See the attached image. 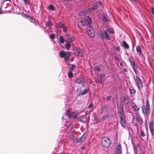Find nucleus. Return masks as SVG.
<instances>
[{
  "mask_svg": "<svg viewBox=\"0 0 154 154\" xmlns=\"http://www.w3.org/2000/svg\"><path fill=\"white\" fill-rule=\"evenodd\" d=\"M110 33L112 34L114 33V31L111 28L103 31L100 30L98 34L101 38L103 39L110 40L111 38V37L110 36Z\"/></svg>",
  "mask_w": 154,
  "mask_h": 154,
  "instance_id": "f257e3e1",
  "label": "nucleus"
},
{
  "mask_svg": "<svg viewBox=\"0 0 154 154\" xmlns=\"http://www.w3.org/2000/svg\"><path fill=\"white\" fill-rule=\"evenodd\" d=\"M142 111L146 117H148L150 112V105L149 100L147 99L146 101V106L143 105L142 107Z\"/></svg>",
  "mask_w": 154,
  "mask_h": 154,
  "instance_id": "f03ea898",
  "label": "nucleus"
},
{
  "mask_svg": "<svg viewBox=\"0 0 154 154\" xmlns=\"http://www.w3.org/2000/svg\"><path fill=\"white\" fill-rule=\"evenodd\" d=\"M92 21L91 18L89 16L85 19H82L78 23V26L87 25V27L91 25Z\"/></svg>",
  "mask_w": 154,
  "mask_h": 154,
  "instance_id": "7ed1b4c3",
  "label": "nucleus"
},
{
  "mask_svg": "<svg viewBox=\"0 0 154 154\" xmlns=\"http://www.w3.org/2000/svg\"><path fill=\"white\" fill-rule=\"evenodd\" d=\"M101 143L103 147L107 148L110 145L111 142L110 140L108 137L105 136L102 138Z\"/></svg>",
  "mask_w": 154,
  "mask_h": 154,
  "instance_id": "20e7f679",
  "label": "nucleus"
},
{
  "mask_svg": "<svg viewBox=\"0 0 154 154\" xmlns=\"http://www.w3.org/2000/svg\"><path fill=\"white\" fill-rule=\"evenodd\" d=\"M134 80L138 89L140 90L143 87L141 80L137 76H136Z\"/></svg>",
  "mask_w": 154,
  "mask_h": 154,
  "instance_id": "39448f33",
  "label": "nucleus"
},
{
  "mask_svg": "<svg viewBox=\"0 0 154 154\" xmlns=\"http://www.w3.org/2000/svg\"><path fill=\"white\" fill-rule=\"evenodd\" d=\"M87 32L89 36L91 38H94L95 35L94 29L92 28L91 26L87 27Z\"/></svg>",
  "mask_w": 154,
  "mask_h": 154,
  "instance_id": "423d86ee",
  "label": "nucleus"
},
{
  "mask_svg": "<svg viewBox=\"0 0 154 154\" xmlns=\"http://www.w3.org/2000/svg\"><path fill=\"white\" fill-rule=\"evenodd\" d=\"M133 120L136 125H141L142 124V121L141 119L139 116H137L136 115L133 116Z\"/></svg>",
  "mask_w": 154,
  "mask_h": 154,
  "instance_id": "0eeeda50",
  "label": "nucleus"
},
{
  "mask_svg": "<svg viewBox=\"0 0 154 154\" xmlns=\"http://www.w3.org/2000/svg\"><path fill=\"white\" fill-rule=\"evenodd\" d=\"M131 107L133 109V111L134 112H137L138 111L140 108L139 105H137L134 102H132L131 105Z\"/></svg>",
  "mask_w": 154,
  "mask_h": 154,
  "instance_id": "6e6552de",
  "label": "nucleus"
},
{
  "mask_svg": "<svg viewBox=\"0 0 154 154\" xmlns=\"http://www.w3.org/2000/svg\"><path fill=\"white\" fill-rule=\"evenodd\" d=\"M82 50L79 48H76L75 49L74 54L78 56H81L82 55Z\"/></svg>",
  "mask_w": 154,
  "mask_h": 154,
  "instance_id": "1a4fd4ad",
  "label": "nucleus"
},
{
  "mask_svg": "<svg viewBox=\"0 0 154 154\" xmlns=\"http://www.w3.org/2000/svg\"><path fill=\"white\" fill-rule=\"evenodd\" d=\"M116 154H122V147L120 143L116 147Z\"/></svg>",
  "mask_w": 154,
  "mask_h": 154,
  "instance_id": "9d476101",
  "label": "nucleus"
},
{
  "mask_svg": "<svg viewBox=\"0 0 154 154\" xmlns=\"http://www.w3.org/2000/svg\"><path fill=\"white\" fill-rule=\"evenodd\" d=\"M118 114L120 119L125 118V114L124 110L118 111Z\"/></svg>",
  "mask_w": 154,
  "mask_h": 154,
  "instance_id": "9b49d317",
  "label": "nucleus"
},
{
  "mask_svg": "<svg viewBox=\"0 0 154 154\" xmlns=\"http://www.w3.org/2000/svg\"><path fill=\"white\" fill-rule=\"evenodd\" d=\"M153 121L152 120H151L150 121L149 123V128L151 132V134L152 135H153L154 134V131L153 130Z\"/></svg>",
  "mask_w": 154,
  "mask_h": 154,
  "instance_id": "f8f14e48",
  "label": "nucleus"
},
{
  "mask_svg": "<svg viewBox=\"0 0 154 154\" xmlns=\"http://www.w3.org/2000/svg\"><path fill=\"white\" fill-rule=\"evenodd\" d=\"M70 56L71 54L70 52H66L65 57H64V61L65 62H68Z\"/></svg>",
  "mask_w": 154,
  "mask_h": 154,
  "instance_id": "ddd939ff",
  "label": "nucleus"
},
{
  "mask_svg": "<svg viewBox=\"0 0 154 154\" xmlns=\"http://www.w3.org/2000/svg\"><path fill=\"white\" fill-rule=\"evenodd\" d=\"M136 50L137 52L139 53V56L140 57H142L143 56V55L139 46H136Z\"/></svg>",
  "mask_w": 154,
  "mask_h": 154,
  "instance_id": "4468645a",
  "label": "nucleus"
},
{
  "mask_svg": "<svg viewBox=\"0 0 154 154\" xmlns=\"http://www.w3.org/2000/svg\"><path fill=\"white\" fill-rule=\"evenodd\" d=\"M102 5V3L100 2H97V3H95V4H94V6L92 8V10L93 11L94 10H95L97 9L99 6L101 5Z\"/></svg>",
  "mask_w": 154,
  "mask_h": 154,
  "instance_id": "2eb2a0df",
  "label": "nucleus"
},
{
  "mask_svg": "<svg viewBox=\"0 0 154 154\" xmlns=\"http://www.w3.org/2000/svg\"><path fill=\"white\" fill-rule=\"evenodd\" d=\"M120 119V122L121 125L123 127H125L127 124V122L125 120V118Z\"/></svg>",
  "mask_w": 154,
  "mask_h": 154,
  "instance_id": "dca6fc26",
  "label": "nucleus"
},
{
  "mask_svg": "<svg viewBox=\"0 0 154 154\" xmlns=\"http://www.w3.org/2000/svg\"><path fill=\"white\" fill-rule=\"evenodd\" d=\"M103 20L104 22H108L109 21V20L106 14L105 13H103L102 14Z\"/></svg>",
  "mask_w": 154,
  "mask_h": 154,
  "instance_id": "f3484780",
  "label": "nucleus"
},
{
  "mask_svg": "<svg viewBox=\"0 0 154 154\" xmlns=\"http://www.w3.org/2000/svg\"><path fill=\"white\" fill-rule=\"evenodd\" d=\"M135 74H137V65L135 63L131 65Z\"/></svg>",
  "mask_w": 154,
  "mask_h": 154,
  "instance_id": "a211bd4d",
  "label": "nucleus"
},
{
  "mask_svg": "<svg viewBox=\"0 0 154 154\" xmlns=\"http://www.w3.org/2000/svg\"><path fill=\"white\" fill-rule=\"evenodd\" d=\"M123 101L125 104H126L129 101L128 96L127 95H125L123 96Z\"/></svg>",
  "mask_w": 154,
  "mask_h": 154,
  "instance_id": "6ab92c4d",
  "label": "nucleus"
},
{
  "mask_svg": "<svg viewBox=\"0 0 154 154\" xmlns=\"http://www.w3.org/2000/svg\"><path fill=\"white\" fill-rule=\"evenodd\" d=\"M101 111L102 113L104 111L108 112V105H105L102 107L101 109Z\"/></svg>",
  "mask_w": 154,
  "mask_h": 154,
  "instance_id": "aec40b11",
  "label": "nucleus"
},
{
  "mask_svg": "<svg viewBox=\"0 0 154 154\" xmlns=\"http://www.w3.org/2000/svg\"><path fill=\"white\" fill-rule=\"evenodd\" d=\"M122 46H123L124 48L126 49H128L129 48V46L124 41L122 42Z\"/></svg>",
  "mask_w": 154,
  "mask_h": 154,
  "instance_id": "412c9836",
  "label": "nucleus"
},
{
  "mask_svg": "<svg viewBox=\"0 0 154 154\" xmlns=\"http://www.w3.org/2000/svg\"><path fill=\"white\" fill-rule=\"evenodd\" d=\"M86 115H84L79 117L80 120L82 122H85L87 121Z\"/></svg>",
  "mask_w": 154,
  "mask_h": 154,
  "instance_id": "4be33fe9",
  "label": "nucleus"
},
{
  "mask_svg": "<svg viewBox=\"0 0 154 154\" xmlns=\"http://www.w3.org/2000/svg\"><path fill=\"white\" fill-rule=\"evenodd\" d=\"M46 25L49 28H51L52 24L50 18H48V22L46 23Z\"/></svg>",
  "mask_w": 154,
  "mask_h": 154,
  "instance_id": "5701e85b",
  "label": "nucleus"
},
{
  "mask_svg": "<svg viewBox=\"0 0 154 154\" xmlns=\"http://www.w3.org/2000/svg\"><path fill=\"white\" fill-rule=\"evenodd\" d=\"M117 106L118 111L123 110V106H122L121 103H117Z\"/></svg>",
  "mask_w": 154,
  "mask_h": 154,
  "instance_id": "b1692460",
  "label": "nucleus"
},
{
  "mask_svg": "<svg viewBox=\"0 0 154 154\" xmlns=\"http://www.w3.org/2000/svg\"><path fill=\"white\" fill-rule=\"evenodd\" d=\"M66 52L63 51H61L59 53V57L61 58L64 57Z\"/></svg>",
  "mask_w": 154,
  "mask_h": 154,
  "instance_id": "393cba45",
  "label": "nucleus"
},
{
  "mask_svg": "<svg viewBox=\"0 0 154 154\" xmlns=\"http://www.w3.org/2000/svg\"><path fill=\"white\" fill-rule=\"evenodd\" d=\"M75 39V38L74 36L72 35L69 38L67 39V41L70 42H73Z\"/></svg>",
  "mask_w": 154,
  "mask_h": 154,
  "instance_id": "a878e982",
  "label": "nucleus"
},
{
  "mask_svg": "<svg viewBox=\"0 0 154 154\" xmlns=\"http://www.w3.org/2000/svg\"><path fill=\"white\" fill-rule=\"evenodd\" d=\"M73 140L74 141V142L76 143H78L80 142V137L78 138L76 137H74L73 139Z\"/></svg>",
  "mask_w": 154,
  "mask_h": 154,
  "instance_id": "bb28decb",
  "label": "nucleus"
},
{
  "mask_svg": "<svg viewBox=\"0 0 154 154\" xmlns=\"http://www.w3.org/2000/svg\"><path fill=\"white\" fill-rule=\"evenodd\" d=\"M128 60L130 63V65L135 63V62L132 57H130L128 59Z\"/></svg>",
  "mask_w": 154,
  "mask_h": 154,
  "instance_id": "cd10ccee",
  "label": "nucleus"
},
{
  "mask_svg": "<svg viewBox=\"0 0 154 154\" xmlns=\"http://www.w3.org/2000/svg\"><path fill=\"white\" fill-rule=\"evenodd\" d=\"M71 44L70 42L68 41H66V48L67 50H69Z\"/></svg>",
  "mask_w": 154,
  "mask_h": 154,
  "instance_id": "c85d7f7f",
  "label": "nucleus"
},
{
  "mask_svg": "<svg viewBox=\"0 0 154 154\" xmlns=\"http://www.w3.org/2000/svg\"><path fill=\"white\" fill-rule=\"evenodd\" d=\"M64 25L63 24L60 22L58 23L57 25V27L60 29H61L62 28H63Z\"/></svg>",
  "mask_w": 154,
  "mask_h": 154,
  "instance_id": "c756f323",
  "label": "nucleus"
},
{
  "mask_svg": "<svg viewBox=\"0 0 154 154\" xmlns=\"http://www.w3.org/2000/svg\"><path fill=\"white\" fill-rule=\"evenodd\" d=\"M48 8L49 10L51 11H54L55 10V7L52 5H49L48 6Z\"/></svg>",
  "mask_w": 154,
  "mask_h": 154,
  "instance_id": "7c9ffc66",
  "label": "nucleus"
},
{
  "mask_svg": "<svg viewBox=\"0 0 154 154\" xmlns=\"http://www.w3.org/2000/svg\"><path fill=\"white\" fill-rule=\"evenodd\" d=\"M86 139V137H85L84 135L82 136L81 137H80V142L81 143H82L83 141H85Z\"/></svg>",
  "mask_w": 154,
  "mask_h": 154,
  "instance_id": "2f4dec72",
  "label": "nucleus"
},
{
  "mask_svg": "<svg viewBox=\"0 0 154 154\" xmlns=\"http://www.w3.org/2000/svg\"><path fill=\"white\" fill-rule=\"evenodd\" d=\"M64 39L63 36H61L60 37L59 41L60 42L61 44H63L64 43Z\"/></svg>",
  "mask_w": 154,
  "mask_h": 154,
  "instance_id": "473e14b6",
  "label": "nucleus"
},
{
  "mask_svg": "<svg viewBox=\"0 0 154 154\" xmlns=\"http://www.w3.org/2000/svg\"><path fill=\"white\" fill-rule=\"evenodd\" d=\"M70 114L69 118L72 117L75 118L76 117L75 112H71Z\"/></svg>",
  "mask_w": 154,
  "mask_h": 154,
  "instance_id": "72a5a7b5",
  "label": "nucleus"
},
{
  "mask_svg": "<svg viewBox=\"0 0 154 154\" xmlns=\"http://www.w3.org/2000/svg\"><path fill=\"white\" fill-rule=\"evenodd\" d=\"M82 79L80 77H79L76 79L75 82L77 83H80L82 82Z\"/></svg>",
  "mask_w": 154,
  "mask_h": 154,
  "instance_id": "f704fd0d",
  "label": "nucleus"
},
{
  "mask_svg": "<svg viewBox=\"0 0 154 154\" xmlns=\"http://www.w3.org/2000/svg\"><path fill=\"white\" fill-rule=\"evenodd\" d=\"M88 92V90L87 89H85L84 90L80 92V94L82 95H83L86 94Z\"/></svg>",
  "mask_w": 154,
  "mask_h": 154,
  "instance_id": "c9c22d12",
  "label": "nucleus"
},
{
  "mask_svg": "<svg viewBox=\"0 0 154 154\" xmlns=\"http://www.w3.org/2000/svg\"><path fill=\"white\" fill-rule=\"evenodd\" d=\"M140 133V135L141 137H144L146 136V134L143 130H141Z\"/></svg>",
  "mask_w": 154,
  "mask_h": 154,
  "instance_id": "e433bc0d",
  "label": "nucleus"
},
{
  "mask_svg": "<svg viewBox=\"0 0 154 154\" xmlns=\"http://www.w3.org/2000/svg\"><path fill=\"white\" fill-rule=\"evenodd\" d=\"M68 76L69 78H72L73 76V74L72 72L69 71L68 73Z\"/></svg>",
  "mask_w": 154,
  "mask_h": 154,
  "instance_id": "4c0bfd02",
  "label": "nucleus"
},
{
  "mask_svg": "<svg viewBox=\"0 0 154 154\" xmlns=\"http://www.w3.org/2000/svg\"><path fill=\"white\" fill-rule=\"evenodd\" d=\"M109 117V116L108 114H106L105 115L103 116L102 119L104 120H105L107 119V118Z\"/></svg>",
  "mask_w": 154,
  "mask_h": 154,
  "instance_id": "58836bf2",
  "label": "nucleus"
},
{
  "mask_svg": "<svg viewBox=\"0 0 154 154\" xmlns=\"http://www.w3.org/2000/svg\"><path fill=\"white\" fill-rule=\"evenodd\" d=\"M71 112V111L69 109L67 110L66 113V116H68L69 117L70 115Z\"/></svg>",
  "mask_w": 154,
  "mask_h": 154,
  "instance_id": "ea45409f",
  "label": "nucleus"
},
{
  "mask_svg": "<svg viewBox=\"0 0 154 154\" xmlns=\"http://www.w3.org/2000/svg\"><path fill=\"white\" fill-rule=\"evenodd\" d=\"M100 69L99 68V66H97L94 67V70L95 71H97L98 72H99L100 71Z\"/></svg>",
  "mask_w": 154,
  "mask_h": 154,
  "instance_id": "a19ab883",
  "label": "nucleus"
},
{
  "mask_svg": "<svg viewBox=\"0 0 154 154\" xmlns=\"http://www.w3.org/2000/svg\"><path fill=\"white\" fill-rule=\"evenodd\" d=\"M76 67V66L74 64H72L71 66V69L72 71H73L74 70L75 68Z\"/></svg>",
  "mask_w": 154,
  "mask_h": 154,
  "instance_id": "79ce46f5",
  "label": "nucleus"
},
{
  "mask_svg": "<svg viewBox=\"0 0 154 154\" xmlns=\"http://www.w3.org/2000/svg\"><path fill=\"white\" fill-rule=\"evenodd\" d=\"M130 93L131 94H134L135 93V90L134 89H130Z\"/></svg>",
  "mask_w": 154,
  "mask_h": 154,
  "instance_id": "37998d69",
  "label": "nucleus"
},
{
  "mask_svg": "<svg viewBox=\"0 0 154 154\" xmlns=\"http://www.w3.org/2000/svg\"><path fill=\"white\" fill-rule=\"evenodd\" d=\"M63 28V31L64 32H66L67 31V27L66 26L64 25Z\"/></svg>",
  "mask_w": 154,
  "mask_h": 154,
  "instance_id": "c03bdc74",
  "label": "nucleus"
},
{
  "mask_svg": "<svg viewBox=\"0 0 154 154\" xmlns=\"http://www.w3.org/2000/svg\"><path fill=\"white\" fill-rule=\"evenodd\" d=\"M112 97V96L111 95H109V96H107L106 97V100L107 101H109L110 100V99Z\"/></svg>",
  "mask_w": 154,
  "mask_h": 154,
  "instance_id": "a18cd8bd",
  "label": "nucleus"
},
{
  "mask_svg": "<svg viewBox=\"0 0 154 154\" xmlns=\"http://www.w3.org/2000/svg\"><path fill=\"white\" fill-rule=\"evenodd\" d=\"M105 76V75L103 74L100 75L99 78L100 79H101L102 78L104 77Z\"/></svg>",
  "mask_w": 154,
  "mask_h": 154,
  "instance_id": "49530a36",
  "label": "nucleus"
},
{
  "mask_svg": "<svg viewBox=\"0 0 154 154\" xmlns=\"http://www.w3.org/2000/svg\"><path fill=\"white\" fill-rule=\"evenodd\" d=\"M50 37L52 39H53L55 38V36L54 34H53L51 35H50Z\"/></svg>",
  "mask_w": 154,
  "mask_h": 154,
  "instance_id": "de8ad7c7",
  "label": "nucleus"
},
{
  "mask_svg": "<svg viewBox=\"0 0 154 154\" xmlns=\"http://www.w3.org/2000/svg\"><path fill=\"white\" fill-rule=\"evenodd\" d=\"M24 3L26 5H28L29 4V0H23Z\"/></svg>",
  "mask_w": 154,
  "mask_h": 154,
  "instance_id": "09e8293b",
  "label": "nucleus"
},
{
  "mask_svg": "<svg viewBox=\"0 0 154 154\" xmlns=\"http://www.w3.org/2000/svg\"><path fill=\"white\" fill-rule=\"evenodd\" d=\"M93 104L92 103H90L89 105L88 106V108H91V107H92L93 106Z\"/></svg>",
  "mask_w": 154,
  "mask_h": 154,
  "instance_id": "8fccbe9b",
  "label": "nucleus"
},
{
  "mask_svg": "<svg viewBox=\"0 0 154 154\" xmlns=\"http://www.w3.org/2000/svg\"><path fill=\"white\" fill-rule=\"evenodd\" d=\"M31 19V21L32 22H35L36 23V20L34 18L31 17V18L30 19Z\"/></svg>",
  "mask_w": 154,
  "mask_h": 154,
  "instance_id": "3c124183",
  "label": "nucleus"
},
{
  "mask_svg": "<svg viewBox=\"0 0 154 154\" xmlns=\"http://www.w3.org/2000/svg\"><path fill=\"white\" fill-rule=\"evenodd\" d=\"M78 27H79V31L81 32H82V28L81 27H80L79 26H78Z\"/></svg>",
  "mask_w": 154,
  "mask_h": 154,
  "instance_id": "603ef678",
  "label": "nucleus"
},
{
  "mask_svg": "<svg viewBox=\"0 0 154 154\" xmlns=\"http://www.w3.org/2000/svg\"><path fill=\"white\" fill-rule=\"evenodd\" d=\"M116 49L118 50L119 51L120 50V47L119 46H117L116 47Z\"/></svg>",
  "mask_w": 154,
  "mask_h": 154,
  "instance_id": "864d4df0",
  "label": "nucleus"
},
{
  "mask_svg": "<svg viewBox=\"0 0 154 154\" xmlns=\"http://www.w3.org/2000/svg\"><path fill=\"white\" fill-rule=\"evenodd\" d=\"M65 35L67 38V39H68L70 37V35L69 34H65Z\"/></svg>",
  "mask_w": 154,
  "mask_h": 154,
  "instance_id": "5fc2aeb1",
  "label": "nucleus"
},
{
  "mask_svg": "<svg viewBox=\"0 0 154 154\" xmlns=\"http://www.w3.org/2000/svg\"><path fill=\"white\" fill-rule=\"evenodd\" d=\"M151 10H152V13L154 14V8H151Z\"/></svg>",
  "mask_w": 154,
  "mask_h": 154,
  "instance_id": "6e6d98bb",
  "label": "nucleus"
},
{
  "mask_svg": "<svg viewBox=\"0 0 154 154\" xmlns=\"http://www.w3.org/2000/svg\"><path fill=\"white\" fill-rule=\"evenodd\" d=\"M25 15L26 17H27L29 18L30 19L31 18V17H30L29 15H28L27 14H25Z\"/></svg>",
  "mask_w": 154,
  "mask_h": 154,
  "instance_id": "4d7b16f0",
  "label": "nucleus"
},
{
  "mask_svg": "<svg viewBox=\"0 0 154 154\" xmlns=\"http://www.w3.org/2000/svg\"><path fill=\"white\" fill-rule=\"evenodd\" d=\"M84 14L83 13H82H82H79V16H82Z\"/></svg>",
  "mask_w": 154,
  "mask_h": 154,
  "instance_id": "13d9d810",
  "label": "nucleus"
},
{
  "mask_svg": "<svg viewBox=\"0 0 154 154\" xmlns=\"http://www.w3.org/2000/svg\"><path fill=\"white\" fill-rule=\"evenodd\" d=\"M124 71L125 72H128V69L127 68L124 69Z\"/></svg>",
  "mask_w": 154,
  "mask_h": 154,
  "instance_id": "bf43d9fd",
  "label": "nucleus"
},
{
  "mask_svg": "<svg viewBox=\"0 0 154 154\" xmlns=\"http://www.w3.org/2000/svg\"><path fill=\"white\" fill-rule=\"evenodd\" d=\"M123 63L122 62H121L120 63V65L121 66H123Z\"/></svg>",
  "mask_w": 154,
  "mask_h": 154,
  "instance_id": "052dcab7",
  "label": "nucleus"
},
{
  "mask_svg": "<svg viewBox=\"0 0 154 154\" xmlns=\"http://www.w3.org/2000/svg\"><path fill=\"white\" fill-rule=\"evenodd\" d=\"M114 57L115 58L117 61H119V59L116 56H115Z\"/></svg>",
  "mask_w": 154,
  "mask_h": 154,
  "instance_id": "680f3d73",
  "label": "nucleus"
},
{
  "mask_svg": "<svg viewBox=\"0 0 154 154\" xmlns=\"http://www.w3.org/2000/svg\"><path fill=\"white\" fill-rule=\"evenodd\" d=\"M3 12L1 11V8H0V14H2Z\"/></svg>",
  "mask_w": 154,
  "mask_h": 154,
  "instance_id": "e2e57ef3",
  "label": "nucleus"
},
{
  "mask_svg": "<svg viewBox=\"0 0 154 154\" xmlns=\"http://www.w3.org/2000/svg\"><path fill=\"white\" fill-rule=\"evenodd\" d=\"M92 83V81L91 80H90V81L89 82V83L90 84H91Z\"/></svg>",
  "mask_w": 154,
  "mask_h": 154,
  "instance_id": "0e129e2a",
  "label": "nucleus"
},
{
  "mask_svg": "<svg viewBox=\"0 0 154 154\" xmlns=\"http://www.w3.org/2000/svg\"><path fill=\"white\" fill-rule=\"evenodd\" d=\"M132 2H137L136 0H131Z\"/></svg>",
  "mask_w": 154,
  "mask_h": 154,
  "instance_id": "69168bd1",
  "label": "nucleus"
},
{
  "mask_svg": "<svg viewBox=\"0 0 154 154\" xmlns=\"http://www.w3.org/2000/svg\"><path fill=\"white\" fill-rule=\"evenodd\" d=\"M90 11H91L93 10H92L91 8H89L88 9Z\"/></svg>",
  "mask_w": 154,
  "mask_h": 154,
  "instance_id": "338daca9",
  "label": "nucleus"
},
{
  "mask_svg": "<svg viewBox=\"0 0 154 154\" xmlns=\"http://www.w3.org/2000/svg\"><path fill=\"white\" fill-rule=\"evenodd\" d=\"M152 49H153V50L154 51V46H153L152 47Z\"/></svg>",
  "mask_w": 154,
  "mask_h": 154,
  "instance_id": "774afa93",
  "label": "nucleus"
}]
</instances>
